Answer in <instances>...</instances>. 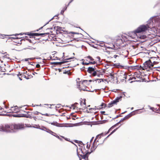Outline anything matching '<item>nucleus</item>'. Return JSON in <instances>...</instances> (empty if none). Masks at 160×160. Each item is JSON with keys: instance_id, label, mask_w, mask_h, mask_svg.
<instances>
[{"instance_id": "32", "label": "nucleus", "mask_w": 160, "mask_h": 160, "mask_svg": "<svg viewBox=\"0 0 160 160\" xmlns=\"http://www.w3.org/2000/svg\"><path fill=\"white\" fill-rule=\"evenodd\" d=\"M64 12V11H63V10H62L61 11V14H63V12Z\"/></svg>"}, {"instance_id": "24", "label": "nucleus", "mask_w": 160, "mask_h": 160, "mask_svg": "<svg viewBox=\"0 0 160 160\" xmlns=\"http://www.w3.org/2000/svg\"><path fill=\"white\" fill-rule=\"evenodd\" d=\"M87 58L89 59V60L93 61L94 60V59L91 57L90 56H88L87 57Z\"/></svg>"}, {"instance_id": "31", "label": "nucleus", "mask_w": 160, "mask_h": 160, "mask_svg": "<svg viewBox=\"0 0 160 160\" xmlns=\"http://www.w3.org/2000/svg\"><path fill=\"white\" fill-rule=\"evenodd\" d=\"M114 126H113L109 130H110V129H113L114 127Z\"/></svg>"}, {"instance_id": "23", "label": "nucleus", "mask_w": 160, "mask_h": 160, "mask_svg": "<svg viewBox=\"0 0 160 160\" xmlns=\"http://www.w3.org/2000/svg\"><path fill=\"white\" fill-rule=\"evenodd\" d=\"M47 132L51 134H52V133H53V132L49 129H47Z\"/></svg>"}, {"instance_id": "6", "label": "nucleus", "mask_w": 160, "mask_h": 160, "mask_svg": "<svg viewBox=\"0 0 160 160\" xmlns=\"http://www.w3.org/2000/svg\"><path fill=\"white\" fill-rule=\"evenodd\" d=\"M154 65L151 62V61L149 60L146 61L144 63V66L143 67V69L146 70L147 71H149L151 69Z\"/></svg>"}, {"instance_id": "35", "label": "nucleus", "mask_w": 160, "mask_h": 160, "mask_svg": "<svg viewBox=\"0 0 160 160\" xmlns=\"http://www.w3.org/2000/svg\"><path fill=\"white\" fill-rule=\"evenodd\" d=\"M19 78L20 80H22L20 77H19Z\"/></svg>"}, {"instance_id": "10", "label": "nucleus", "mask_w": 160, "mask_h": 160, "mask_svg": "<svg viewBox=\"0 0 160 160\" xmlns=\"http://www.w3.org/2000/svg\"><path fill=\"white\" fill-rule=\"evenodd\" d=\"M9 111V113H16L19 111V109L17 106L11 107Z\"/></svg>"}, {"instance_id": "14", "label": "nucleus", "mask_w": 160, "mask_h": 160, "mask_svg": "<svg viewBox=\"0 0 160 160\" xmlns=\"http://www.w3.org/2000/svg\"><path fill=\"white\" fill-rule=\"evenodd\" d=\"M96 69V68L95 66L94 67H89L88 69V72L92 74L93 72H94L95 70Z\"/></svg>"}, {"instance_id": "38", "label": "nucleus", "mask_w": 160, "mask_h": 160, "mask_svg": "<svg viewBox=\"0 0 160 160\" xmlns=\"http://www.w3.org/2000/svg\"><path fill=\"white\" fill-rule=\"evenodd\" d=\"M69 59V58H68V59H67L68 60V59Z\"/></svg>"}, {"instance_id": "30", "label": "nucleus", "mask_w": 160, "mask_h": 160, "mask_svg": "<svg viewBox=\"0 0 160 160\" xmlns=\"http://www.w3.org/2000/svg\"><path fill=\"white\" fill-rule=\"evenodd\" d=\"M60 104H58L57 106V107L58 108H60Z\"/></svg>"}, {"instance_id": "21", "label": "nucleus", "mask_w": 160, "mask_h": 160, "mask_svg": "<svg viewBox=\"0 0 160 160\" xmlns=\"http://www.w3.org/2000/svg\"><path fill=\"white\" fill-rule=\"evenodd\" d=\"M38 35L40 36H43V35H48V33H41L38 34Z\"/></svg>"}, {"instance_id": "17", "label": "nucleus", "mask_w": 160, "mask_h": 160, "mask_svg": "<svg viewBox=\"0 0 160 160\" xmlns=\"http://www.w3.org/2000/svg\"><path fill=\"white\" fill-rule=\"evenodd\" d=\"M96 63V62L95 61H93V62H89V63H87L85 62V61H84L83 62V64L84 65H88L89 64H95Z\"/></svg>"}, {"instance_id": "8", "label": "nucleus", "mask_w": 160, "mask_h": 160, "mask_svg": "<svg viewBox=\"0 0 160 160\" xmlns=\"http://www.w3.org/2000/svg\"><path fill=\"white\" fill-rule=\"evenodd\" d=\"M81 106L79 104L75 103L71 106L70 108L73 110H77L81 109Z\"/></svg>"}, {"instance_id": "33", "label": "nucleus", "mask_w": 160, "mask_h": 160, "mask_svg": "<svg viewBox=\"0 0 160 160\" xmlns=\"http://www.w3.org/2000/svg\"><path fill=\"white\" fill-rule=\"evenodd\" d=\"M22 35V34L21 33H20V34H16L15 35V36H16L17 35Z\"/></svg>"}, {"instance_id": "13", "label": "nucleus", "mask_w": 160, "mask_h": 160, "mask_svg": "<svg viewBox=\"0 0 160 160\" xmlns=\"http://www.w3.org/2000/svg\"><path fill=\"white\" fill-rule=\"evenodd\" d=\"M158 59L156 57H152L149 60V61H151V62L153 65L157 64L158 62Z\"/></svg>"}, {"instance_id": "18", "label": "nucleus", "mask_w": 160, "mask_h": 160, "mask_svg": "<svg viewBox=\"0 0 160 160\" xmlns=\"http://www.w3.org/2000/svg\"><path fill=\"white\" fill-rule=\"evenodd\" d=\"M51 123V124L52 125H54V126H58V127H60L61 126H60L59 124L57 122H52V123Z\"/></svg>"}, {"instance_id": "2", "label": "nucleus", "mask_w": 160, "mask_h": 160, "mask_svg": "<svg viewBox=\"0 0 160 160\" xmlns=\"http://www.w3.org/2000/svg\"><path fill=\"white\" fill-rule=\"evenodd\" d=\"M23 127L22 125L21 124L1 125H0V131L13 132L16 130L22 128Z\"/></svg>"}, {"instance_id": "16", "label": "nucleus", "mask_w": 160, "mask_h": 160, "mask_svg": "<svg viewBox=\"0 0 160 160\" xmlns=\"http://www.w3.org/2000/svg\"><path fill=\"white\" fill-rule=\"evenodd\" d=\"M137 37V38H140L144 39L146 38L147 37L146 35H140L139 36V34H138V35L136 37V38Z\"/></svg>"}, {"instance_id": "12", "label": "nucleus", "mask_w": 160, "mask_h": 160, "mask_svg": "<svg viewBox=\"0 0 160 160\" xmlns=\"http://www.w3.org/2000/svg\"><path fill=\"white\" fill-rule=\"evenodd\" d=\"M104 72L107 74H109L112 77L114 76V74L113 72V71L111 68L108 69V70H105Z\"/></svg>"}, {"instance_id": "15", "label": "nucleus", "mask_w": 160, "mask_h": 160, "mask_svg": "<svg viewBox=\"0 0 160 160\" xmlns=\"http://www.w3.org/2000/svg\"><path fill=\"white\" fill-rule=\"evenodd\" d=\"M79 104L81 106V109L83 110L86 108V105L84 101H82Z\"/></svg>"}, {"instance_id": "5", "label": "nucleus", "mask_w": 160, "mask_h": 160, "mask_svg": "<svg viewBox=\"0 0 160 160\" xmlns=\"http://www.w3.org/2000/svg\"><path fill=\"white\" fill-rule=\"evenodd\" d=\"M106 106V104L104 103H102L101 105L98 106H95L94 108H87V111L88 112L95 113L98 112V110L105 108Z\"/></svg>"}, {"instance_id": "22", "label": "nucleus", "mask_w": 160, "mask_h": 160, "mask_svg": "<svg viewBox=\"0 0 160 160\" xmlns=\"http://www.w3.org/2000/svg\"><path fill=\"white\" fill-rule=\"evenodd\" d=\"M40 113L42 115H44V116H50L52 115V114H48V113H45V114H42L41 113Z\"/></svg>"}, {"instance_id": "1", "label": "nucleus", "mask_w": 160, "mask_h": 160, "mask_svg": "<svg viewBox=\"0 0 160 160\" xmlns=\"http://www.w3.org/2000/svg\"><path fill=\"white\" fill-rule=\"evenodd\" d=\"M153 27L152 21H151L150 23L147 24L146 25H141L135 31L130 32L129 33V35L126 36L128 40H130V38H136V37L137 36L138 34H139L141 32L146 31L147 30L149 31Z\"/></svg>"}, {"instance_id": "36", "label": "nucleus", "mask_w": 160, "mask_h": 160, "mask_svg": "<svg viewBox=\"0 0 160 160\" xmlns=\"http://www.w3.org/2000/svg\"><path fill=\"white\" fill-rule=\"evenodd\" d=\"M133 109V108H131V110H132V109Z\"/></svg>"}, {"instance_id": "29", "label": "nucleus", "mask_w": 160, "mask_h": 160, "mask_svg": "<svg viewBox=\"0 0 160 160\" xmlns=\"http://www.w3.org/2000/svg\"><path fill=\"white\" fill-rule=\"evenodd\" d=\"M29 59H30L29 58L25 59V61H28Z\"/></svg>"}, {"instance_id": "9", "label": "nucleus", "mask_w": 160, "mask_h": 160, "mask_svg": "<svg viewBox=\"0 0 160 160\" xmlns=\"http://www.w3.org/2000/svg\"><path fill=\"white\" fill-rule=\"evenodd\" d=\"M121 98L120 97L117 98L115 100L112 101L110 103H109L108 105V107L109 108H110L113 106L114 105L116 104Z\"/></svg>"}, {"instance_id": "19", "label": "nucleus", "mask_w": 160, "mask_h": 160, "mask_svg": "<svg viewBox=\"0 0 160 160\" xmlns=\"http://www.w3.org/2000/svg\"><path fill=\"white\" fill-rule=\"evenodd\" d=\"M95 81H96V82L99 83L101 82H103V80L102 79H98L96 80H95Z\"/></svg>"}, {"instance_id": "11", "label": "nucleus", "mask_w": 160, "mask_h": 160, "mask_svg": "<svg viewBox=\"0 0 160 160\" xmlns=\"http://www.w3.org/2000/svg\"><path fill=\"white\" fill-rule=\"evenodd\" d=\"M102 75V72H101L100 70L95 71L92 74L93 76H97L98 77H100V76Z\"/></svg>"}, {"instance_id": "20", "label": "nucleus", "mask_w": 160, "mask_h": 160, "mask_svg": "<svg viewBox=\"0 0 160 160\" xmlns=\"http://www.w3.org/2000/svg\"><path fill=\"white\" fill-rule=\"evenodd\" d=\"M132 116V114L131 113H130V114H129V115H128L126 116L124 118V119L128 118H129L131 116Z\"/></svg>"}, {"instance_id": "26", "label": "nucleus", "mask_w": 160, "mask_h": 160, "mask_svg": "<svg viewBox=\"0 0 160 160\" xmlns=\"http://www.w3.org/2000/svg\"><path fill=\"white\" fill-rule=\"evenodd\" d=\"M40 67V66L39 64H37L36 65V67L37 68H39Z\"/></svg>"}, {"instance_id": "3", "label": "nucleus", "mask_w": 160, "mask_h": 160, "mask_svg": "<svg viewBox=\"0 0 160 160\" xmlns=\"http://www.w3.org/2000/svg\"><path fill=\"white\" fill-rule=\"evenodd\" d=\"M78 88L80 90L85 91L88 92H92L90 88H91L89 82L87 80L80 81L78 85Z\"/></svg>"}, {"instance_id": "37", "label": "nucleus", "mask_w": 160, "mask_h": 160, "mask_svg": "<svg viewBox=\"0 0 160 160\" xmlns=\"http://www.w3.org/2000/svg\"><path fill=\"white\" fill-rule=\"evenodd\" d=\"M33 49H36V48H33Z\"/></svg>"}, {"instance_id": "25", "label": "nucleus", "mask_w": 160, "mask_h": 160, "mask_svg": "<svg viewBox=\"0 0 160 160\" xmlns=\"http://www.w3.org/2000/svg\"><path fill=\"white\" fill-rule=\"evenodd\" d=\"M87 148L88 149L90 147V145L88 143L86 146Z\"/></svg>"}, {"instance_id": "4", "label": "nucleus", "mask_w": 160, "mask_h": 160, "mask_svg": "<svg viewBox=\"0 0 160 160\" xmlns=\"http://www.w3.org/2000/svg\"><path fill=\"white\" fill-rule=\"evenodd\" d=\"M77 152L82 157L80 160H88V152L84 148L78 149L77 150Z\"/></svg>"}, {"instance_id": "7", "label": "nucleus", "mask_w": 160, "mask_h": 160, "mask_svg": "<svg viewBox=\"0 0 160 160\" xmlns=\"http://www.w3.org/2000/svg\"><path fill=\"white\" fill-rule=\"evenodd\" d=\"M104 136L103 134V133H101L100 134L98 135L96 137V138L94 142L93 143V146L91 147V149L92 151L93 150L95 149V148H96V146L95 145V142L97 141V142H98L99 140L103 137Z\"/></svg>"}, {"instance_id": "27", "label": "nucleus", "mask_w": 160, "mask_h": 160, "mask_svg": "<svg viewBox=\"0 0 160 160\" xmlns=\"http://www.w3.org/2000/svg\"><path fill=\"white\" fill-rule=\"evenodd\" d=\"M116 130V129H115V130H113V131H112V132L111 133V134H110L109 136H108H108H109V135H110L111 134H112V133L113 132H114Z\"/></svg>"}, {"instance_id": "28", "label": "nucleus", "mask_w": 160, "mask_h": 160, "mask_svg": "<svg viewBox=\"0 0 160 160\" xmlns=\"http://www.w3.org/2000/svg\"><path fill=\"white\" fill-rule=\"evenodd\" d=\"M105 112V111H102V112H101V113L102 114H104V113Z\"/></svg>"}, {"instance_id": "34", "label": "nucleus", "mask_w": 160, "mask_h": 160, "mask_svg": "<svg viewBox=\"0 0 160 160\" xmlns=\"http://www.w3.org/2000/svg\"><path fill=\"white\" fill-rule=\"evenodd\" d=\"M97 58L99 59V60H100V58L99 57H97Z\"/></svg>"}]
</instances>
